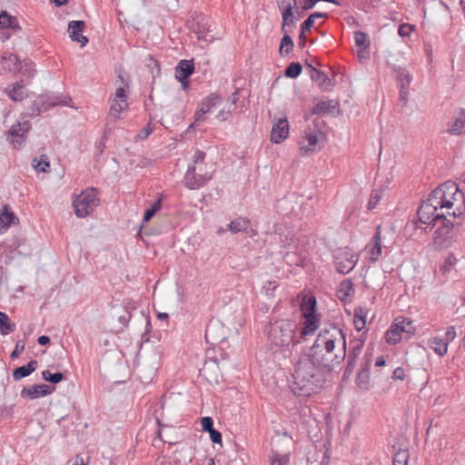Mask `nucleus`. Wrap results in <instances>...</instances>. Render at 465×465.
<instances>
[{"label":"nucleus","mask_w":465,"mask_h":465,"mask_svg":"<svg viewBox=\"0 0 465 465\" xmlns=\"http://www.w3.org/2000/svg\"><path fill=\"white\" fill-rule=\"evenodd\" d=\"M308 354L328 373L333 371L346 358V341L342 331L337 327L321 331Z\"/></svg>","instance_id":"f257e3e1"},{"label":"nucleus","mask_w":465,"mask_h":465,"mask_svg":"<svg viewBox=\"0 0 465 465\" xmlns=\"http://www.w3.org/2000/svg\"><path fill=\"white\" fill-rule=\"evenodd\" d=\"M328 373L314 362V360L304 353L294 364L292 372V392L299 397H309L320 391L326 381Z\"/></svg>","instance_id":"f03ea898"},{"label":"nucleus","mask_w":465,"mask_h":465,"mask_svg":"<svg viewBox=\"0 0 465 465\" xmlns=\"http://www.w3.org/2000/svg\"><path fill=\"white\" fill-rule=\"evenodd\" d=\"M430 201L439 206L440 212H445L446 216L454 218L460 216L464 209V195L453 182H446L430 194Z\"/></svg>","instance_id":"7ed1b4c3"},{"label":"nucleus","mask_w":465,"mask_h":465,"mask_svg":"<svg viewBox=\"0 0 465 465\" xmlns=\"http://www.w3.org/2000/svg\"><path fill=\"white\" fill-rule=\"evenodd\" d=\"M298 324L291 320H277L271 323L268 330V341L272 348H288L300 341L296 332Z\"/></svg>","instance_id":"20e7f679"},{"label":"nucleus","mask_w":465,"mask_h":465,"mask_svg":"<svg viewBox=\"0 0 465 465\" xmlns=\"http://www.w3.org/2000/svg\"><path fill=\"white\" fill-rule=\"evenodd\" d=\"M205 153L197 151L193 156V164L189 165L184 176L186 187L190 189H198L209 180L213 173V164L204 162Z\"/></svg>","instance_id":"39448f33"},{"label":"nucleus","mask_w":465,"mask_h":465,"mask_svg":"<svg viewBox=\"0 0 465 465\" xmlns=\"http://www.w3.org/2000/svg\"><path fill=\"white\" fill-rule=\"evenodd\" d=\"M100 200L97 197L95 188H88L84 190L73 201V207L77 217L84 218L88 216L96 206L99 205Z\"/></svg>","instance_id":"423d86ee"},{"label":"nucleus","mask_w":465,"mask_h":465,"mask_svg":"<svg viewBox=\"0 0 465 465\" xmlns=\"http://www.w3.org/2000/svg\"><path fill=\"white\" fill-rule=\"evenodd\" d=\"M414 331L412 321L401 316L397 317L385 333L386 341L389 344H397L401 341L403 334L409 338Z\"/></svg>","instance_id":"0eeeda50"},{"label":"nucleus","mask_w":465,"mask_h":465,"mask_svg":"<svg viewBox=\"0 0 465 465\" xmlns=\"http://www.w3.org/2000/svg\"><path fill=\"white\" fill-rule=\"evenodd\" d=\"M446 216L445 212H440L438 205L434 204L430 201V196L427 198V200L423 201L418 210V217L419 221L421 223L430 225H438L440 221H441Z\"/></svg>","instance_id":"6e6552de"},{"label":"nucleus","mask_w":465,"mask_h":465,"mask_svg":"<svg viewBox=\"0 0 465 465\" xmlns=\"http://www.w3.org/2000/svg\"><path fill=\"white\" fill-rule=\"evenodd\" d=\"M358 262V255L350 248L338 249L334 252V263L338 272L345 274L353 270Z\"/></svg>","instance_id":"1a4fd4ad"},{"label":"nucleus","mask_w":465,"mask_h":465,"mask_svg":"<svg viewBox=\"0 0 465 465\" xmlns=\"http://www.w3.org/2000/svg\"><path fill=\"white\" fill-rule=\"evenodd\" d=\"M433 236L434 243L440 248H448L453 241V224L446 218L440 221Z\"/></svg>","instance_id":"9d476101"},{"label":"nucleus","mask_w":465,"mask_h":465,"mask_svg":"<svg viewBox=\"0 0 465 465\" xmlns=\"http://www.w3.org/2000/svg\"><path fill=\"white\" fill-rule=\"evenodd\" d=\"M127 107L128 103L124 86H120L115 90L107 119L112 122H116L120 118V113L124 111Z\"/></svg>","instance_id":"9b49d317"},{"label":"nucleus","mask_w":465,"mask_h":465,"mask_svg":"<svg viewBox=\"0 0 465 465\" xmlns=\"http://www.w3.org/2000/svg\"><path fill=\"white\" fill-rule=\"evenodd\" d=\"M289 135V123L287 118L280 117L275 120L271 132V141L274 143H280Z\"/></svg>","instance_id":"f8f14e48"},{"label":"nucleus","mask_w":465,"mask_h":465,"mask_svg":"<svg viewBox=\"0 0 465 465\" xmlns=\"http://www.w3.org/2000/svg\"><path fill=\"white\" fill-rule=\"evenodd\" d=\"M381 229V225L377 226L371 241L365 247V251L371 262H377L382 253Z\"/></svg>","instance_id":"ddd939ff"},{"label":"nucleus","mask_w":465,"mask_h":465,"mask_svg":"<svg viewBox=\"0 0 465 465\" xmlns=\"http://www.w3.org/2000/svg\"><path fill=\"white\" fill-rule=\"evenodd\" d=\"M205 339L212 344L223 341L225 339L223 326L219 322H210L206 327Z\"/></svg>","instance_id":"4468645a"},{"label":"nucleus","mask_w":465,"mask_h":465,"mask_svg":"<svg viewBox=\"0 0 465 465\" xmlns=\"http://www.w3.org/2000/svg\"><path fill=\"white\" fill-rule=\"evenodd\" d=\"M84 28L85 23L81 20L69 22L67 28L71 40L79 43L82 47L88 43L87 37L82 35Z\"/></svg>","instance_id":"2eb2a0df"},{"label":"nucleus","mask_w":465,"mask_h":465,"mask_svg":"<svg viewBox=\"0 0 465 465\" xmlns=\"http://www.w3.org/2000/svg\"><path fill=\"white\" fill-rule=\"evenodd\" d=\"M30 128L28 121L18 123L11 127L9 134L12 137L11 142L15 147H20L24 143L25 140V135Z\"/></svg>","instance_id":"dca6fc26"},{"label":"nucleus","mask_w":465,"mask_h":465,"mask_svg":"<svg viewBox=\"0 0 465 465\" xmlns=\"http://www.w3.org/2000/svg\"><path fill=\"white\" fill-rule=\"evenodd\" d=\"M319 323L320 318L318 315L304 316L299 338L305 341L308 336H311L315 332L319 327Z\"/></svg>","instance_id":"f3484780"},{"label":"nucleus","mask_w":465,"mask_h":465,"mask_svg":"<svg viewBox=\"0 0 465 465\" xmlns=\"http://www.w3.org/2000/svg\"><path fill=\"white\" fill-rule=\"evenodd\" d=\"M363 345L364 343L361 340L351 342V348L348 353L347 366L344 374L350 375L353 371L357 363V359L363 349Z\"/></svg>","instance_id":"a211bd4d"},{"label":"nucleus","mask_w":465,"mask_h":465,"mask_svg":"<svg viewBox=\"0 0 465 465\" xmlns=\"http://www.w3.org/2000/svg\"><path fill=\"white\" fill-rule=\"evenodd\" d=\"M52 391L46 384H37L31 387H24L21 391L22 398H28L30 400L38 399L40 397L50 394Z\"/></svg>","instance_id":"6ab92c4d"},{"label":"nucleus","mask_w":465,"mask_h":465,"mask_svg":"<svg viewBox=\"0 0 465 465\" xmlns=\"http://www.w3.org/2000/svg\"><path fill=\"white\" fill-rule=\"evenodd\" d=\"M221 103L222 97L216 93L211 94L209 96L205 97L201 104L200 110L195 113V122L200 121L203 114L209 113L213 107Z\"/></svg>","instance_id":"aec40b11"},{"label":"nucleus","mask_w":465,"mask_h":465,"mask_svg":"<svg viewBox=\"0 0 465 465\" xmlns=\"http://www.w3.org/2000/svg\"><path fill=\"white\" fill-rule=\"evenodd\" d=\"M321 132L319 130H306L302 141L300 142V149L303 154L314 152V146L318 143V134Z\"/></svg>","instance_id":"412c9836"},{"label":"nucleus","mask_w":465,"mask_h":465,"mask_svg":"<svg viewBox=\"0 0 465 465\" xmlns=\"http://www.w3.org/2000/svg\"><path fill=\"white\" fill-rule=\"evenodd\" d=\"M5 94L14 102L23 101L27 96L25 84L23 83V81L15 82L8 87H6Z\"/></svg>","instance_id":"4be33fe9"},{"label":"nucleus","mask_w":465,"mask_h":465,"mask_svg":"<svg viewBox=\"0 0 465 465\" xmlns=\"http://www.w3.org/2000/svg\"><path fill=\"white\" fill-rule=\"evenodd\" d=\"M194 72L193 60H181L175 68L177 80L188 79Z\"/></svg>","instance_id":"5701e85b"},{"label":"nucleus","mask_w":465,"mask_h":465,"mask_svg":"<svg viewBox=\"0 0 465 465\" xmlns=\"http://www.w3.org/2000/svg\"><path fill=\"white\" fill-rule=\"evenodd\" d=\"M251 229V221L247 218L238 217L228 224L232 233L247 232Z\"/></svg>","instance_id":"b1692460"},{"label":"nucleus","mask_w":465,"mask_h":465,"mask_svg":"<svg viewBox=\"0 0 465 465\" xmlns=\"http://www.w3.org/2000/svg\"><path fill=\"white\" fill-rule=\"evenodd\" d=\"M37 366V361L31 360L27 365H24L14 370L13 379L15 381H20L21 379L29 376L36 370Z\"/></svg>","instance_id":"393cba45"},{"label":"nucleus","mask_w":465,"mask_h":465,"mask_svg":"<svg viewBox=\"0 0 465 465\" xmlns=\"http://www.w3.org/2000/svg\"><path fill=\"white\" fill-rule=\"evenodd\" d=\"M448 132L455 135L465 134V111H461L453 118Z\"/></svg>","instance_id":"a878e982"},{"label":"nucleus","mask_w":465,"mask_h":465,"mask_svg":"<svg viewBox=\"0 0 465 465\" xmlns=\"http://www.w3.org/2000/svg\"><path fill=\"white\" fill-rule=\"evenodd\" d=\"M449 343L440 337H431L428 341V346L439 356H444L448 351Z\"/></svg>","instance_id":"bb28decb"},{"label":"nucleus","mask_w":465,"mask_h":465,"mask_svg":"<svg viewBox=\"0 0 465 465\" xmlns=\"http://www.w3.org/2000/svg\"><path fill=\"white\" fill-rule=\"evenodd\" d=\"M370 362L371 359L366 357L364 365L357 375L356 382L361 390H367L370 382Z\"/></svg>","instance_id":"cd10ccee"},{"label":"nucleus","mask_w":465,"mask_h":465,"mask_svg":"<svg viewBox=\"0 0 465 465\" xmlns=\"http://www.w3.org/2000/svg\"><path fill=\"white\" fill-rule=\"evenodd\" d=\"M316 299L312 295H305L301 302L302 316L317 315L315 312Z\"/></svg>","instance_id":"c85d7f7f"},{"label":"nucleus","mask_w":465,"mask_h":465,"mask_svg":"<svg viewBox=\"0 0 465 465\" xmlns=\"http://www.w3.org/2000/svg\"><path fill=\"white\" fill-rule=\"evenodd\" d=\"M15 215L13 212H9L7 205H3L0 210V229H5L14 223Z\"/></svg>","instance_id":"c756f323"},{"label":"nucleus","mask_w":465,"mask_h":465,"mask_svg":"<svg viewBox=\"0 0 465 465\" xmlns=\"http://www.w3.org/2000/svg\"><path fill=\"white\" fill-rule=\"evenodd\" d=\"M1 63L4 70L9 72H17L20 61L16 55L8 54L1 57Z\"/></svg>","instance_id":"7c9ffc66"},{"label":"nucleus","mask_w":465,"mask_h":465,"mask_svg":"<svg viewBox=\"0 0 465 465\" xmlns=\"http://www.w3.org/2000/svg\"><path fill=\"white\" fill-rule=\"evenodd\" d=\"M367 312L362 307H357L353 313V322L357 331H361L366 325Z\"/></svg>","instance_id":"2f4dec72"},{"label":"nucleus","mask_w":465,"mask_h":465,"mask_svg":"<svg viewBox=\"0 0 465 465\" xmlns=\"http://www.w3.org/2000/svg\"><path fill=\"white\" fill-rule=\"evenodd\" d=\"M15 330V324L11 322L7 314L0 312V333L7 335Z\"/></svg>","instance_id":"473e14b6"},{"label":"nucleus","mask_w":465,"mask_h":465,"mask_svg":"<svg viewBox=\"0 0 465 465\" xmlns=\"http://www.w3.org/2000/svg\"><path fill=\"white\" fill-rule=\"evenodd\" d=\"M394 71L397 73V80L400 82V87L409 88L412 79L410 73L405 68L401 67L394 68Z\"/></svg>","instance_id":"72a5a7b5"},{"label":"nucleus","mask_w":465,"mask_h":465,"mask_svg":"<svg viewBox=\"0 0 465 465\" xmlns=\"http://www.w3.org/2000/svg\"><path fill=\"white\" fill-rule=\"evenodd\" d=\"M282 3V16L284 22L287 20V17H294L292 9L296 7L297 1L296 0H281Z\"/></svg>","instance_id":"f704fd0d"},{"label":"nucleus","mask_w":465,"mask_h":465,"mask_svg":"<svg viewBox=\"0 0 465 465\" xmlns=\"http://www.w3.org/2000/svg\"><path fill=\"white\" fill-rule=\"evenodd\" d=\"M0 27L1 29L19 28L17 24L15 23V18L9 15L5 11L0 14Z\"/></svg>","instance_id":"c9c22d12"},{"label":"nucleus","mask_w":465,"mask_h":465,"mask_svg":"<svg viewBox=\"0 0 465 465\" xmlns=\"http://www.w3.org/2000/svg\"><path fill=\"white\" fill-rule=\"evenodd\" d=\"M309 66L312 68L311 78L312 81L317 83L320 87L324 88L326 83L329 82L328 76L323 72L313 68L312 65Z\"/></svg>","instance_id":"e433bc0d"},{"label":"nucleus","mask_w":465,"mask_h":465,"mask_svg":"<svg viewBox=\"0 0 465 465\" xmlns=\"http://www.w3.org/2000/svg\"><path fill=\"white\" fill-rule=\"evenodd\" d=\"M410 453L407 449H400L395 452L392 465H408Z\"/></svg>","instance_id":"4c0bfd02"},{"label":"nucleus","mask_w":465,"mask_h":465,"mask_svg":"<svg viewBox=\"0 0 465 465\" xmlns=\"http://www.w3.org/2000/svg\"><path fill=\"white\" fill-rule=\"evenodd\" d=\"M293 42L289 34H284L280 44V54L281 55H287L293 48Z\"/></svg>","instance_id":"58836bf2"},{"label":"nucleus","mask_w":465,"mask_h":465,"mask_svg":"<svg viewBox=\"0 0 465 465\" xmlns=\"http://www.w3.org/2000/svg\"><path fill=\"white\" fill-rule=\"evenodd\" d=\"M24 76L32 78L35 74V65L31 61L20 62L18 64V70Z\"/></svg>","instance_id":"ea45409f"},{"label":"nucleus","mask_w":465,"mask_h":465,"mask_svg":"<svg viewBox=\"0 0 465 465\" xmlns=\"http://www.w3.org/2000/svg\"><path fill=\"white\" fill-rule=\"evenodd\" d=\"M353 292V284L351 280H344L340 283L338 293L341 299H345Z\"/></svg>","instance_id":"a19ab883"},{"label":"nucleus","mask_w":465,"mask_h":465,"mask_svg":"<svg viewBox=\"0 0 465 465\" xmlns=\"http://www.w3.org/2000/svg\"><path fill=\"white\" fill-rule=\"evenodd\" d=\"M289 462L288 453H280L274 450H272L271 465H287Z\"/></svg>","instance_id":"79ce46f5"},{"label":"nucleus","mask_w":465,"mask_h":465,"mask_svg":"<svg viewBox=\"0 0 465 465\" xmlns=\"http://www.w3.org/2000/svg\"><path fill=\"white\" fill-rule=\"evenodd\" d=\"M42 107L44 110H47L49 107L56 106V105H66V98L62 97H48L45 101H42Z\"/></svg>","instance_id":"37998d69"},{"label":"nucleus","mask_w":465,"mask_h":465,"mask_svg":"<svg viewBox=\"0 0 465 465\" xmlns=\"http://www.w3.org/2000/svg\"><path fill=\"white\" fill-rule=\"evenodd\" d=\"M33 166L39 172H47L50 167L48 157L46 155H42L39 160L34 159Z\"/></svg>","instance_id":"c03bdc74"},{"label":"nucleus","mask_w":465,"mask_h":465,"mask_svg":"<svg viewBox=\"0 0 465 465\" xmlns=\"http://www.w3.org/2000/svg\"><path fill=\"white\" fill-rule=\"evenodd\" d=\"M354 41L358 48L370 46L368 35L361 31H357L354 33Z\"/></svg>","instance_id":"a18cd8bd"},{"label":"nucleus","mask_w":465,"mask_h":465,"mask_svg":"<svg viewBox=\"0 0 465 465\" xmlns=\"http://www.w3.org/2000/svg\"><path fill=\"white\" fill-rule=\"evenodd\" d=\"M43 379L51 383H58L62 381L64 377L62 372L51 373L48 370L42 372Z\"/></svg>","instance_id":"49530a36"},{"label":"nucleus","mask_w":465,"mask_h":465,"mask_svg":"<svg viewBox=\"0 0 465 465\" xmlns=\"http://www.w3.org/2000/svg\"><path fill=\"white\" fill-rule=\"evenodd\" d=\"M302 72V65L300 63H291L286 70L285 75L290 78H296Z\"/></svg>","instance_id":"de8ad7c7"},{"label":"nucleus","mask_w":465,"mask_h":465,"mask_svg":"<svg viewBox=\"0 0 465 465\" xmlns=\"http://www.w3.org/2000/svg\"><path fill=\"white\" fill-rule=\"evenodd\" d=\"M161 199H158L151 208L147 209L144 213V215H143V223H147L149 222L153 217V215L155 214V213L157 211L160 210L161 208Z\"/></svg>","instance_id":"09e8293b"},{"label":"nucleus","mask_w":465,"mask_h":465,"mask_svg":"<svg viewBox=\"0 0 465 465\" xmlns=\"http://www.w3.org/2000/svg\"><path fill=\"white\" fill-rule=\"evenodd\" d=\"M382 195L381 191L380 190H373L371 193L369 202H368V209L372 210L374 209L379 202L381 201Z\"/></svg>","instance_id":"8fccbe9b"},{"label":"nucleus","mask_w":465,"mask_h":465,"mask_svg":"<svg viewBox=\"0 0 465 465\" xmlns=\"http://www.w3.org/2000/svg\"><path fill=\"white\" fill-rule=\"evenodd\" d=\"M333 107L331 101H326V102H320L316 104V112L317 113H329L331 111V108Z\"/></svg>","instance_id":"3c124183"},{"label":"nucleus","mask_w":465,"mask_h":465,"mask_svg":"<svg viewBox=\"0 0 465 465\" xmlns=\"http://www.w3.org/2000/svg\"><path fill=\"white\" fill-rule=\"evenodd\" d=\"M295 17H287V20L282 22V32L283 34H290L292 31V25L294 23Z\"/></svg>","instance_id":"603ef678"},{"label":"nucleus","mask_w":465,"mask_h":465,"mask_svg":"<svg viewBox=\"0 0 465 465\" xmlns=\"http://www.w3.org/2000/svg\"><path fill=\"white\" fill-rule=\"evenodd\" d=\"M201 425L203 431L209 432L213 429V420L211 417H203L201 420Z\"/></svg>","instance_id":"864d4df0"},{"label":"nucleus","mask_w":465,"mask_h":465,"mask_svg":"<svg viewBox=\"0 0 465 465\" xmlns=\"http://www.w3.org/2000/svg\"><path fill=\"white\" fill-rule=\"evenodd\" d=\"M24 350H25V343L21 341H17L14 351H12V353L10 355L11 358L12 359L18 358L19 355L24 351Z\"/></svg>","instance_id":"5fc2aeb1"},{"label":"nucleus","mask_w":465,"mask_h":465,"mask_svg":"<svg viewBox=\"0 0 465 465\" xmlns=\"http://www.w3.org/2000/svg\"><path fill=\"white\" fill-rule=\"evenodd\" d=\"M456 338V331L454 326H449L447 328V331L445 332V336L443 339L449 343L450 341H452Z\"/></svg>","instance_id":"6e6d98bb"},{"label":"nucleus","mask_w":465,"mask_h":465,"mask_svg":"<svg viewBox=\"0 0 465 465\" xmlns=\"http://www.w3.org/2000/svg\"><path fill=\"white\" fill-rule=\"evenodd\" d=\"M314 20L312 19L310 16L302 24V29H301V36H303V34L306 31L311 30V28L313 26Z\"/></svg>","instance_id":"4d7b16f0"},{"label":"nucleus","mask_w":465,"mask_h":465,"mask_svg":"<svg viewBox=\"0 0 465 465\" xmlns=\"http://www.w3.org/2000/svg\"><path fill=\"white\" fill-rule=\"evenodd\" d=\"M358 58L360 61H367L370 58L369 47L358 48Z\"/></svg>","instance_id":"13d9d810"},{"label":"nucleus","mask_w":465,"mask_h":465,"mask_svg":"<svg viewBox=\"0 0 465 465\" xmlns=\"http://www.w3.org/2000/svg\"><path fill=\"white\" fill-rule=\"evenodd\" d=\"M412 31V26L409 24H403L399 26L398 33L401 36H407Z\"/></svg>","instance_id":"bf43d9fd"},{"label":"nucleus","mask_w":465,"mask_h":465,"mask_svg":"<svg viewBox=\"0 0 465 465\" xmlns=\"http://www.w3.org/2000/svg\"><path fill=\"white\" fill-rule=\"evenodd\" d=\"M232 113H235V108L233 107L232 109H231V107H228L227 111H224V110L220 111L217 114V118L222 122L226 121L229 118V116L232 114Z\"/></svg>","instance_id":"052dcab7"},{"label":"nucleus","mask_w":465,"mask_h":465,"mask_svg":"<svg viewBox=\"0 0 465 465\" xmlns=\"http://www.w3.org/2000/svg\"><path fill=\"white\" fill-rule=\"evenodd\" d=\"M153 129L151 127V124H147L146 127L143 128L137 134L138 138L144 140L146 139L152 133Z\"/></svg>","instance_id":"680f3d73"},{"label":"nucleus","mask_w":465,"mask_h":465,"mask_svg":"<svg viewBox=\"0 0 465 465\" xmlns=\"http://www.w3.org/2000/svg\"><path fill=\"white\" fill-rule=\"evenodd\" d=\"M455 262L456 258L453 255H449L440 270H442L443 272H449L451 266L455 263Z\"/></svg>","instance_id":"e2e57ef3"},{"label":"nucleus","mask_w":465,"mask_h":465,"mask_svg":"<svg viewBox=\"0 0 465 465\" xmlns=\"http://www.w3.org/2000/svg\"><path fill=\"white\" fill-rule=\"evenodd\" d=\"M209 433H210L211 440L213 443H222V434L220 431L213 429L212 430L209 431Z\"/></svg>","instance_id":"0e129e2a"},{"label":"nucleus","mask_w":465,"mask_h":465,"mask_svg":"<svg viewBox=\"0 0 465 465\" xmlns=\"http://www.w3.org/2000/svg\"><path fill=\"white\" fill-rule=\"evenodd\" d=\"M392 378L394 380H401L403 381L405 378V371L401 367H398L394 370L392 373Z\"/></svg>","instance_id":"69168bd1"},{"label":"nucleus","mask_w":465,"mask_h":465,"mask_svg":"<svg viewBox=\"0 0 465 465\" xmlns=\"http://www.w3.org/2000/svg\"><path fill=\"white\" fill-rule=\"evenodd\" d=\"M230 100V104H229V107H231V109H232L233 107L235 108V110L237 109L236 108V104L239 100V96H238V91H235L234 93H232L229 98Z\"/></svg>","instance_id":"338daca9"},{"label":"nucleus","mask_w":465,"mask_h":465,"mask_svg":"<svg viewBox=\"0 0 465 465\" xmlns=\"http://www.w3.org/2000/svg\"><path fill=\"white\" fill-rule=\"evenodd\" d=\"M318 0H304L302 5V10L312 9L316 4Z\"/></svg>","instance_id":"774afa93"}]
</instances>
